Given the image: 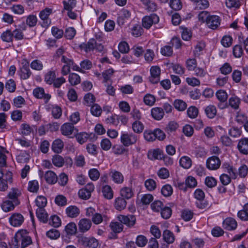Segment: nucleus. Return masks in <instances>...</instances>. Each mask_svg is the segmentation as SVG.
Listing matches in <instances>:
<instances>
[{
	"label": "nucleus",
	"instance_id": "1",
	"mask_svg": "<svg viewBox=\"0 0 248 248\" xmlns=\"http://www.w3.org/2000/svg\"><path fill=\"white\" fill-rule=\"evenodd\" d=\"M8 182H12V173L0 168V191H5L8 188Z\"/></svg>",
	"mask_w": 248,
	"mask_h": 248
},
{
	"label": "nucleus",
	"instance_id": "2",
	"mask_svg": "<svg viewBox=\"0 0 248 248\" xmlns=\"http://www.w3.org/2000/svg\"><path fill=\"white\" fill-rule=\"evenodd\" d=\"M52 9L48 8L41 11L39 17L42 20L41 26L45 28H47L51 24V20L49 18V15L52 13Z\"/></svg>",
	"mask_w": 248,
	"mask_h": 248
},
{
	"label": "nucleus",
	"instance_id": "3",
	"mask_svg": "<svg viewBox=\"0 0 248 248\" xmlns=\"http://www.w3.org/2000/svg\"><path fill=\"white\" fill-rule=\"evenodd\" d=\"M159 18L156 14H153L150 16H144L142 20V26L146 29L151 28L153 24H155L158 23Z\"/></svg>",
	"mask_w": 248,
	"mask_h": 248
},
{
	"label": "nucleus",
	"instance_id": "4",
	"mask_svg": "<svg viewBox=\"0 0 248 248\" xmlns=\"http://www.w3.org/2000/svg\"><path fill=\"white\" fill-rule=\"evenodd\" d=\"M137 140V136L132 133H123L121 136V141L124 146H129L135 144Z\"/></svg>",
	"mask_w": 248,
	"mask_h": 248
},
{
	"label": "nucleus",
	"instance_id": "5",
	"mask_svg": "<svg viewBox=\"0 0 248 248\" xmlns=\"http://www.w3.org/2000/svg\"><path fill=\"white\" fill-rule=\"evenodd\" d=\"M16 237L21 242V248H25L30 245L32 241L31 237L28 235L26 231H21L16 233Z\"/></svg>",
	"mask_w": 248,
	"mask_h": 248
},
{
	"label": "nucleus",
	"instance_id": "6",
	"mask_svg": "<svg viewBox=\"0 0 248 248\" xmlns=\"http://www.w3.org/2000/svg\"><path fill=\"white\" fill-rule=\"evenodd\" d=\"M216 97L219 102L218 103V107L220 109H224L227 107V100L228 94L226 91L223 90L217 91L216 93Z\"/></svg>",
	"mask_w": 248,
	"mask_h": 248
},
{
	"label": "nucleus",
	"instance_id": "7",
	"mask_svg": "<svg viewBox=\"0 0 248 248\" xmlns=\"http://www.w3.org/2000/svg\"><path fill=\"white\" fill-rule=\"evenodd\" d=\"M79 242L89 248H96L99 245L98 240L94 237H81L79 239Z\"/></svg>",
	"mask_w": 248,
	"mask_h": 248
},
{
	"label": "nucleus",
	"instance_id": "8",
	"mask_svg": "<svg viewBox=\"0 0 248 248\" xmlns=\"http://www.w3.org/2000/svg\"><path fill=\"white\" fill-rule=\"evenodd\" d=\"M221 165L220 159L216 156L209 157L206 162V167L210 170H216Z\"/></svg>",
	"mask_w": 248,
	"mask_h": 248
},
{
	"label": "nucleus",
	"instance_id": "9",
	"mask_svg": "<svg viewBox=\"0 0 248 248\" xmlns=\"http://www.w3.org/2000/svg\"><path fill=\"white\" fill-rule=\"evenodd\" d=\"M34 96L39 99H43L45 103H47L51 98L50 94L45 93L43 88L38 87L33 90Z\"/></svg>",
	"mask_w": 248,
	"mask_h": 248
},
{
	"label": "nucleus",
	"instance_id": "10",
	"mask_svg": "<svg viewBox=\"0 0 248 248\" xmlns=\"http://www.w3.org/2000/svg\"><path fill=\"white\" fill-rule=\"evenodd\" d=\"M22 66L20 68V76L22 79H27L31 75V72L29 68V62L26 60L22 62Z\"/></svg>",
	"mask_w": 248,
	"mask_h": 248
},
{
	"label": "nucleus",
	"instance_id": "11",
	"mask_svg": "<svg viewBox=\"0 0 248 248\" xmlns=\"http://www.w3.org/2000/svg\"><path fill=\"white\" fill-rule=\"evenodd\" d=\"M151 76L149 80L153 84L158 83L160 80V69L158 66H153L150 69Z\"/></svg>",
	"mask_w": 248,
	"mask_h": 248
},
{
	"label": "nucleus",
	"instance_id": "12",
	"mask_svg": "<svg viewBox=\"0 0 248 248\" xmlns=\"http://www.w3.org/2000/svg\"><path fill=\"white\" fill-rule=\"evenodd\" d=\"M75 131H76V129L73 124L69 123L64 124L61 127L62 134L65 136L69 137L73 134H75Z\"/></svg>",
	"mask_w": 248,
	"mask_h": 248
},
{
	"label": "nucleus",
	"instance_id": "13",
	"mask_svg": "<svg viewBox=\"0 0 248 248\" xmlns=\"http://www.w3.org/2000/svg\"><path fill=\"white\" fill-rule=\"evenodd\" d=\"M9 221L12 226L14 227H18L23 223L24 217L21 214L15 213L10 217Z\"/></svg>",
	"mask_w": 248,
	"mask_h": 248
},
{
	"label": "nucleus",
	"instance_id": "14",
	"mask_svg": "<svg viewBox=\"0 0 248 248\" xmlns=\"http://www.w3.org/2000/svg\"><path fill=\"white\" fill-rule=\"evenodd\" d=\"M109 175L115 183L121 184L124 182V177L121 172L115 170H111Z\"/></svg>",
	"mask_w": 248,
	"mask_h": 248
},
{
	"label": "nucleus",
	"instance_id": "15",
	"mask_svg": "<svg viewBox=\"0 0 248 248\" xmlns=\"http://www.w3.org/2000/svg\"><path fill=\"white\" fill-rule=\"evenodd\" d=\"M220 23V17L216 15H211L206 22L208 27L213 30L217 29Z\"/></svg>",
	"mask_w": 248,
	"mask_h": 248
},
{
	"label": "nucleus",
	"instance_id": "16",
	"mask_svg": "<svg viewBox=\"0 0 248 248\" xmlns=\"http://www.w3.org/2000/svg\"><path fill=\"white\" fill-rule=\"evenodd\" d=\"M237 226V224L236 220L232 217H228L223 222V227L229 231L235 230Z\"/></svg>",
	"mask_w": 248,
	"mask_h": 248
},
{
	"label": "nucleus",
	"instance_id": "17",
	"mask_svg": "<svg viewBox=\"0 0 248 248\" xmlns=\"http://www.w3.org/2000/svg\"><path fill=\"white\" fill-rule=\"evenodd\" d=\"M118 218L122 223L125 224L128 226H133L136 222V218L133 215H120Z\"/></svg>",
	"mask_w": 248,
	"mask_h": 248
},
{
	"label": "nucleus",
	"instance_id": "18",
	"mask_svg": "<svg viewBox=\"0 0 248 248\" xmlns=\"http://www.w3.org/2000/svg\"><path fill=\"white\" fill-rule=\"evenodd\" d=\"M20 195L21 192L18 189L12 188L8 193V197L9 199L11 200V201L15 203L16 205H18L19 204L18 198Z\"/></svg>",
	"mask_w": 248,
	"mask_h": 248
},
{
	"label": "nucleus",
	"instance_id": "19",
	"mask_svg": "<svg viewBox=\"0 0 248 248\" xmlns=\"http://www.w3.org/2000/svg\"><path fill=\"white\" fill-rule=\"evenodd\" d=\"M237 148L241 153L248 155V138L241 139L238 142Z\"/></svg>",
	"mask_w": 248,
	"mask_h": 248
},
{
	"label": "nucleus",
	"instance_id": "20",
	"mask_svg": "<svg viewBox=\"0 0 248 248\" xmlns=\"http://www.w3.org/2000/svg\"><path fill=\"white\" fill-rule=\"evenodd\" d=\"M95 40L91 39L87 43H83L80 45L79 47L81 50H83L86 52L93 51L95 48Z\"/></svg>",
	"mask_w": 248,
	"mask_h": 248
},
{
	"label": "nucleus",
	"instance_id": "21",
	"mask_svg": "<svg viewBox=\"0 0 248 248\" xmlns=\"http://www.w3.org/2000/svg\"><path fill=\"white\" fill-rule=\"evenodd\" d=\"M64 147L63 142L60 139L54 140L51 145L52 150L57 154L61 153Z\"/></svg>",
	"mask_w": 248,
	"mask_h": 248
},
{
	"label": "nucleus",
	"instance_id": "22",
	"mask_svg": "<svg viewBox=\"0 0 248 248\" xmlns=\"http://www.w3.org/2000/svg\"><path fill=\"white\" fill-rule=\"evenodd\" d=\"M65 212L68 217L76 218L79 215L80 210L76 206L71 205L66 208Z\"/></svg>",
	"mask_w": 248,
	"mask_h": 248
},
{
	"label": "nucleus",
	"instance_id": "23",
	"mask_svg": "<svg viewBox=\"0 0 248 248\" xmlns=\"http://www.w3.org/2000/svg\"><path fill=\"white\" fill-rule=\"evenodd\" d=\"M92 226L91 221L87 218L81 219L78 223V227L80 232H85L88 231Z\"/></svg>",
	"mask_w": 248,
	"mask_h": 248
},
{
	"label": "nucleus",
	"instance_id": "24",
	"mask_svg": "<svg viewBox=\"0 0 248 248\" xmlns=\"http://www.w3.org/2000/svg\"><path fill=\"white\" fill-rule=\"evenodd\" d=\"M19 27L20 28L16 29L12 32L13 38L17 40H21L24 38V34L22 31L26 30V26L24 24L20 25Z\"/></svg>",
	"mask_w": 248,
	"mask_h": 248
},
{
	"label": "nucleus",
	"instance_id": "25",
	"mask_svg": "<svg viewBox=\"0 0 248 248\" xmlns=\"http://www.w3.org/2000/svg\"><path fill=\"white\" fill-rule=\"evenodd\" d=\"M151 113L153 118L157 121L161 120L164 115L163 108L159 107L153 108L151 109Z\"/></svg>",
	"mask_w": 248,
	"mask_h": 248
},
{
	"label": "nucleus",
	"instance_id": "26",
	"mask_svg": "<svg viewBox=\"0 0 248 248\" xmlns=\"http://www.w3.org/2000/svg\"><path fill=\"white\" fill-rule=\"evenodd\" d=\"M45 179L47 183L51 185L55 184L58 180L56 174L51 170L47 171L46 172Z\"/></svg>",
	"mask_w": 248,
	"mask_h": 248
},
{
	"label": "nucleus",
	"instance_id": "27",
	"mask_svg": "<svg viewBox=\"0 0 248 248\" xmlns=\"http://www.w3.org/2000/svg\"><path fill=\"white\" fill-rule=\"evenodd\" d=\"M120 195L124 199H129L133 196L134 192L131 187H124L120 190Z\"/></svg>",
	"mask_w": 248,
	"mask_h": 248
},
{
	"label": "nucleus",
	"instance_id": "28",
	"mask_svg": "<svg viewBox=\"0 0 248 248\" xmlns=\"http://www.w3.org/2000/svg\"><path fill=\"white\" fill-rule=\"evenodd\" d=\"M36 214L37 217L40 221L43 223L47 222L48 215L44 208H38L36 210Z\"/></svg>",
	"mask_w": 248,
	"mask_h": 248
},
{
	"label": "nucleus",
	"instance_id": "29",
	"mask_svg": "<svg viewBox=\"0 0 248 248\" xmlns=\"http://www.w3.org/2000/svg\"><path fill=\"white\" fill-rule=\"evenodd\" d=\"M205 47V44L203 41L198 42L195 46V49L193 51L195 57H199L202 54V52Z\"/></svg>",
	"mask_w": 248,
	"mask_h": 248
},
{
	"label": "nucleus",
	"instance_id": "30",
	"mask_svg": "<svg viewBox=\"0 0 248 248\" xmlns=\"http://www.w3.org/2000/svg\"><path fill=\"white\" fill-rule=\"evenodd\" d=\"M217 109L215 106L209 105L205 108V113L209 119L214 118L217 114Z\"/></svg>",
	"mask_w": 248,
	"mask_h": 248
},
{
	"label": "nucleus",
	"instance_id": "31",
	"mask_svg": "<svg viewBox=\"0 0 248 248\" xmlns=\"http://www.w3.org/2000/svg\"><path fill=\"white\" fill-rule=\"evenodd\" d=\"M127 202L124 199L118 197L116 199L115 202V207L119 211L124 209L126 206Z\"/></svg>",
	"mask_w": 248,
	"mask_h": 248
},
{
	"label": "nucleus",
	"instance_id": "32",
	"mask_svg": "<svg viewBox=\"0 0 248 248\" xmlns=\"http://www.w3.org/2000/svg\"><path fill=\"white\" fill-rule=\"evenodd\" d=\"M164 240L168 244L172 243L174 241V236L172 232L166 230L163 233Z\"/></svg>",
	"mask_w": 248,
	"mask_h": 248
},
{
	"label": "nucleus",
	"instance_id": "33",
	"mask_svg": "<svg viewBox=\"0 0 248 248\" xmlns=\"http://www.w3.org/2000/svg\"><path fill=\"white\" fill-rule=\"evenodd\" d=\"M180 165L185 169H189L192 165L191 159L186 156H184L180 159Z\"/></svg>",
	"mask_w": 248,
	"mask_h": 248
},
{
	"label": "nucleus",
	"instance_id": "34",
	"mask_svg": "<svg viewBox=\"0 0 248 248\" xmlns=\"http://www.w3.org/2000/svg\"><path fill=\"white\" fill-rule=\"evenodd\" d=\"M16 205L13 202L9 200L4 202L1 205L2 209L5 212L13 210Z\"/></svg>",
	"mask_w": 248,
	"mask_h": 248
},
{
	"label": "nucleus",
	"instance_id": "35",
	"mask_svg": "<svg viewBox=\"0 0 248 248\" xmlns=\"http://www.w3.org/2000/svg\"><path fill=\"white\" fill-rule=\"evenodd\" d=\"M173 105L175 108L179 111H184L187 107L186 103L181 99L175 100Z\"/></svg>",
	"mask_w": 248,
	"mask_h": 248
},
{
	"label": "nucleus",
	"instance_id": "36",
	"mask_svg": "<svg viewBox=\"0 0 248 248\" xmlns=\"http://www.w3.org/2000/svg\"><path fill=\"white\" fill-rule=\"evenodd\" d=\"M230 106L234 109H237L240 103V99L236 96L233 95L229 99Z\"/></svg>",
	"mask_w": 248,
	"mask_h": 248
},
{
	"label": "nucleus",
	"instance_id": "37",
	"mask_svg": "<svg viewBox=\"0 0 248 248\" xmlns=\"http://www.w3.org/2000/svg\"><path fill=\"white\" fill-rule=\"evenodd\" d=\"M0 38L3 41L8 43L12 42L13 40V37L11 31L8 30L4 31L1 34Z\"/></svg>",
	"mask_w": 248,
	"mask_h": 248
},
{
	"label": "nucleus",
	"instance_id": "38",
	"mask_svg": "<svg viewBox=\"0 0 248 248\" xmlns=\"http://www.w3.org/2000/svg\"><path fill=\"white\" fill-rule=\"evenodd\" d=\"M52 163L57 167H62L64 165V159L62 156L56 155L53 156Z\"/></svg>",
	"mask_w": 248,
	"mask_h": 248
},
{
	"label": "nucleus",
	"instance_id": "39",
	"mask_svg": "<svg viewBox=\"0 0 248 248\" xmlns=\"http://www.w3.org/2000/svg\"><path fill=\"white\" fill-rule=\"evenodd\" d=\"M132 127L133 130L136 133H140L144 129V125L140 121H135L132 124Z\"/></svg>",
	"mask_w": 248,
	"mask_h": 248
},
{
	"label": "nucleus",
	"instance_id": "40",
	"mask_svg": "<svg viewBox=\"0 0 248 248\" xmlns=\"http://www.w3.org/2000/svg\"><path fill=\"white\" fill-rule=\"evenodd\" d=\"M102 192L104 196L108 199H111L113 197L112 190L108 185H106L103 187Z\"/></svg>",
	"mask_w": 248,
	"mask_h": 248
},
{
	"label": "nucleus",
	"instance_id": "41",
	"mask_svg": "<svg viewBox=\"0 0 248 248\" xmlns=\"http://www.w3.org/2000/svg\"><path fill=\"white\" fill-rule=\"evenodd\" d=\"M35 203L38 208H44L47 204V200L43 196H38L35 200Z\"/></svg>",
	"mask_w": 248,
	"mask_h": 248
},
{
	"label": "nucleus",
	"instance_id": "42",
	"mask_svg": "<svg viewBox=\"0 0 248 248\" xmlns=\"http://www.w3.org/2000/svg\"><path fill=\"white\" fill-rule=\"evenodd\" d=\"M68 80L71 85L74 86L80 82V78L78 74L76 73H72L69 76Z\"/></svg>",
	"mask_w": 248,
	"mask_h": 248
},
{
	"label": "nucleus",
	"instance_id": "43",
	"mask_svg": "<svg viewBox=\"0 0 248 248\" xmlns=\"http://www.w3.org/2000/svg\"><path fill=\"white\" fill-rule=\"evenodd\" d=\"M110 227L115 233H120L123 230V225L122 223L111 222Z\"/></svg>",
	"mask_w": 248,
	"mask_h": 248
},
{
	"label": "nucleus",
	"instance_id": "44",
	"mask_svg": "<svg viewBox=\"0 0 248 248\" xmlns=\"http://www.w3.org/2000/svg\"><path fill=\"white\" fill-rule=\"evenodd\" d=\"M56 78L55 72L54 71H49L46 75L45 77V81L46 82L51 85L53 83L55 78Z\"/></svg>",
	"mask_w": 248,
	"mask_h": 248
},
{
	"label": "nucleus",
	"instance_id": "45",
	"mask_svg": "<svg viewBox=\"0 0 248 248\" xmlns=\"http://www.w3.org/2000/svg\"><path fill=\"white\" fill-rule=\"evenodd\" d=\"M198 109L194 106H191L189 107L187 110V115L191 119L196 118L198 116Z\"/></svg>",
	"mask_w": 248,
	"mask_h": 248
},
{
	"label": "nucleus",
	"instance_id": "46",
	"mask_svg": "<svg viewBox=\"0 0 248 248\" xmlns=\"http://www.w3.org/2000/svg\"><path fill=\"white\" fill-rule=\"evenodd\" d=\"M49 224L55 228L59 227L61 224V220L58 216H52L49 220Z\"/></svg>",
	"mask_w": 248,
	"mask_h": 248
},
{
	"label": "nucleus",
	"instance_id": "47",
	"mask_svg": "<svg viewBox=\"0 0 248 248\" xmlns=\"http://www.w3.org/2000/svg\"><path fill=\"white\" fill-rule=\"evenodd\" d=\"M26 24L30 27H34L37 22V17L33 15H30L27 16L26 19Z\"/></svg>",
	"mask_w": 248,
	"mask_h": 248
},
{
	"label": "nucleus",
	"instance_id": "48",
	"mask_svg": "<svg viewBox=\"0 0 248 248\" xmlns=\"http://www.w3.org/2000/svg\"><path fill=\"white\" fill-rule=\"evenodd\" d=\"M39 187L38 181L32 180L29 182L28 189L31 192H37L39 189Z\"/></svg>",
	"mask_w": 248,
	"mask_h": 248
},
{
	"label": "nucleus",
	"instance_id": "49",
	"mask_svg": "<svg viewBox=\"0 0 248 248\" xmlns=\"http://www.w3.org/2000/svg\"><path fill=\"white\" fill-rule=\"evenodd\" d=\"M144 185L145 187L149 191L155 190L156 187V182L152 179H149L145 181Z\"/></svg>",
	"mask_w": 248,
	"mask_h": 248
},
{
	"label": "nucleus",
	"instance_id": "50",
	"mask_svg": "<svg viewBox=\"0 0 248 248\" xmlns=\"http://www.w3.org/2000/svg\"><path fill=\"white\" fill-rule=\"evenodd\" d=\"M63 3L64 10L68 11L72 10L76 7L77 2L76 0H68V1L64 0Z\"/></svg>",
	"mask_w": 248,
	"mask_h": 248
},
{
	"label": "nucleus",
	"instance_id": "51",
	"mask_svg": "<svg viewBox=\"0 0 248 248\" xmlns=\"http://www.w3.org/2000/svg\"><path fill=\"white\" fill-rule=\"evenodd\" d=\"M173 192L172 187L170 185H166L161 188V193L165 197L170 196Z\"/></svg>",
	"mask_w": 248,
	"mask_h": 248
},
{
	"label": "nucleus",
	"instance_id": "52",
	"mask_svg": "<svg viewBox=\"0 0 248 248\" xmlns=\"http://www.w3.org/2000/svg\"><path fill=\"white\" fill-rule=\"evenodd\" d=\"M144 139L148 141H153L155 139L154 131L146 130L144 132Z\"/></svg>",
	"mask_w": 248,
	"mask_h": 248
},
{
	"label": "nucleus",
	"instance_id": "53",
	"mask_svg": "<svg viewBox=\"0 0 248 248\" xmlns=\"http://www.w3.org/2000/svg\"><path fill=\"white\" fill-rule=\"evenodd\" d=\"M65 231L68 234L72 235L77 231V226L75 223L71 222L68 224L65 227Z\"/></svg>",
	"mask_w": 248,
	"mask_h": 248
},
{
	"label": "nucleus",
	"instance_id": "54",
	"mask_svg": "<svg viewBox=\"0 0 248 248\" xmlns=\"http://www.w3.org/2000/svg\"><path fill=\"white\" fill-rule=\"evenodd\" d=\"M31 67L34 70L40 71L43 69V64L42 62L38 60H33L30 64Z\"/></svg>",
	"mask_w": 248,
	"mask_h": 248
},
{
	"label": "nucleus",
	"instance_id": "55",
	"mask_svg": "<svg viewBox=\"0 0 248 248\" xmlns=\"http://www.w3.org/2000/svg\"><path fill=\"white\" fill-rule=\"evenodd\" d=\"M185 183L186 186L189 188H194L196 187L197 185L196 179L191 176H189L187 177Z\"/></svg>",
	"mask_w": 248,
	"mask_h": 248
},
{
	"label": "nucleus",
	"instance_id": "56",
	"mask_svg": "<svg viewBox=\"0 0 248 248\" xmlns=\"http://www.w3.org/2000/svg\"><path fill=\"white\" fill-rule=\"evenodd\" d=\"M147 239L142 235H138L136 238V245L140 247H144L147 243Z\"/></svg>",
	"mask_w": 248,
	"mask_h": 248
},
{
	"label": "nucleus",
	"instance_id": "57",
	"mask_svg": "<svg viewBox=\"0 0 248 248\" xmlns=\"http://www.w3.org/2000/svg\"><path fill=\"white\" fill-rule=\"evenodd\" d=\"M210 13L206 11H203L201 12L198 15V18L200 21L202 22H207L208 18H209L210 16Z\"/></svg>",
	"mask_w": 248,
	"mask_h": 248
},
{
	"label": "nucleus",
	"instance_id": "58",
	"mask_svg": "<svg viewBox=\"0 0 248 248\" xmlns=\"http://www.w3.org/2000/svg\"><path fill=\"white\" fill-rule=\"evenodd\" d=\"M84 100L85 104L87 106H90L94 102L95 99L93 94L88 93L85 95Z\"/></svg>",
	"mask_w": 248,
	"mask_h": 248
},
{
	"label": "nucleus",
	"instance_id": "59",
	"mask_svg": "<svg viewBox=\"0 0 248 248\" xmlns=\"http://www.w3.org/2000/svg\"><path fill=\"white\" fill-rule=\"evenodd\" d=\"M76 139L77 141L80 144L85 142L89 138V135L85 132H81L77 134Z\"/></svg>",
	"mask_w": 248,
	"mask_h": 248
},
{
	"label": "nucleus",
	"instance_id": "60",
	"mask_svg": "<svg viewBox=\"0 0 248 248\" xmlns=\"http://www.w3.org/2000/svg\"><path fill=\"white\" fill-rule=\"evenodd\" d=\"M55 202L58 205L63 206L67 204V199L64 196L59 195L56 197Z\"/></svg>",
	"mask_w": 248,
	"mask_h": 248
},
{
	"label": "nucleus",
	"instance_id": "61",
	"mask_svg": "<svg viewBox=\"0 0 248 248\" xmlns=\"http://www.w3.org/2000/svg\"><path fill=\"white\" fill-rule=\"evenodd\" d=\"M232 38L230 35H225L221 40V43L225 47L230 46L232 44Z\"/></svg>",
	"mask_w": 248,
	"mask_h": 248
},
{
	"label": "nucleus",
	"instance_id": "62",
	"mask_svg": "<svg viewBox=\"0 0 248 248\" xmlns=\"http://www.w3.org/2000/svg\"><path fill=\"white\" fill-rule=\"evenodd\" d=\"M46 236L51 239H56L60 236V232L56 229H51L46 232Z\"/></svg>",
	"mask_w": 248,
	"mask_h": 248
},
{
	"label": "nucleus",
	"instance_id": "63",
	"mask_svg": "<svg viewBox=\"0 0 248 248\" xmlns=\"http://www.w3.org/2000/svg\"><path fill=\"white\" fill-rule=\"evenodd\" d=\"M152 209L155 212H159L163 208V204L160 201H155L151 205Z\"/></svg>",
	"mask_w": 248,
	"mask_h": 248
},
{
	"label": "nucleus",
	"instance_id": "64",
	"mask_svg": "<svg viewBox=\"0 0 248 248\" xmlns=\"http://www.w3.org/2000/svg\"><path fill=\"white\" fill-rule=\"evenodd\" d=\"M193 216V212L188 210H185L183 211L181 214L182 218L186 221L191 220Z\"/></svg>",
	"mask_w": 248,
	"mask_h": 248
}]
</instances>
